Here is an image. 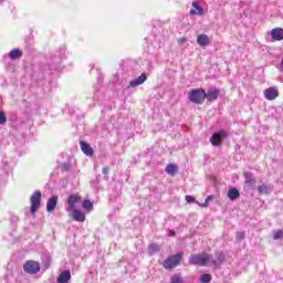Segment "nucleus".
<instances>
[{
	"label": "nucleus",
	"mask_w": 283,
	"mask_h": 283,
	"mask_svg": "<svg viewBox=\"0 0 283 283\" xmlns=\"http://www.w3.org/2000/svg\"><path fill=\"white\" fill-rule=\"evenodd\" d=\"M211 259V254L207 252H201L199 254H192L189 258V264L198 266H207L208 264H212L213 266H218V264H222V262H224V254H222V252H219V261Z\"/></svg>",
	"instance_id": "nucleus-1"
},
{
	"label": "nucleus",
	"mask_w": 283,
	"mask_h": 283,
	"mask_svg": "<svg viewBox=\"0 0 283 283\" xmlns=\"http://www.w3.org/2000/svg\"><path fill=\"white\" fill-rule=\"evenodd\" d=\"M188 98L195 105H202L207 98V92L203 88H193L189 92Z\"/></svg>",
	"instance_id": "nucleus-2"
},
{
	"label": "nucleus",
	"mask_w": 283,
	"mask_h": 283,
	"mask_svg": "<svg viewBox=\"0 0 283 283\" xmlns=\"http://www.w3.org/2000/svg\"><path fill=\"white\" fill-rule=\"evenodd\" d=\"M182 258H185V253L180 252L175 255H169L163 263L164 269L167 271H171V269H176V266L180 265L182 262Z\"/></svg>",
	"instance_id": "nucleus-3"
},
{
	"label": "nucleus",
	"mask_w": 283,
	"mask_h": 283,
	"mask_svg": "<svg viewBox=\"0 0 283 283\" xmlns=\"http://www.w3.org/2000/svg\"><path fill=\"white\" fill-rule=\"evenodd\" d=\"M224 138H229V133L224 129H220L219 132L212 134L210 137V144L212 147H220Z\"/></svg>",
	"instance_id": "nucleus-4"
},
{
	"label": "nucleus",
	"mask_w": 283,
	"mask_h": 283,
	"mask_svg": "<svg viewBox=\"0 0 283 283\" xmlns=\"http://www.w3.org/2000/svg\"><path fill=\"white\" fill-rule=\"evenodd\" d=\"M23 271L24 273H28L29 275H36L39 271H41V263L36 262L34 260H28L23 264Z\"/></svg>",
	"instance_id": "nucleus-5"
},
{
	"label": "nucleus",
	"mask_w": 283,
	"mask_h": 283,
	"mask_svg": "<svg viewBox=\"0 0 283 283\" xmlns=\"http://www.w3.org/2000/svg\"><path fill=\"white\" fill-rule=\"evenodd\" d=\"M41 198H43V195L41 193V191H35L32 193L30 198V202H31L30 211L32 216H34V213L39 211V207H41Z\"/></svg>",
	"instance_id": "nucleus-6"
},
{
	"label": "nucleus",
	"mask_w": 283,
	"mask_h": 283,
	"mask_svg": "<svg viewBox=\"0 0 283 283\" xmlns=\"http://www.w3.org/2000/svg\"><path fill=\"white\" fill-rule=\"evenodd\" d=\"M83 200V197L78 193H72L67 197V205L66 211H72L76 209V205Z\"/></svg>",
	"instance_id": "nucleus-7"
},
{
	"label": "nucleus",
	"mask_w": 283,
	"mask_h": 283,
	"mask_svg": "<svg viewBox=\"0 0 283 283\" xmlns=\"http://www.w3.org/2000/svg\"><path fill=\"white\" fill-rule=\"evenodd\" d=\"M263 95L266 101H275V98L280 96V91L277 90V87H269L264 90Z\"/></svg>",
	"instance_id": "nucleus-8"
},
{
	"label": "nucleus",
	"mask_w": 283,
	"mask_h": 283,
	"mask_svg": "<svg viewBox=\"0 0 283 283\" xmlns=\"http://www.w3.org/2000/svg\"><path fill=\"white\" fill-rule=\"evenodd\" d=\"M220 96V90L219 88H209L206 93V98L209 101V103H213V101H218Z\"/></svg>",
	"instance_id": "nucleus-9"
},
{
	"label": "nucleus",
	"mask_w": 283,
	"mask_h": 283,
	"mask_svg": "<svg viewBox=\"0 0 283 283\" xmlns=\"http://www.w3.org/2000/svg\"><path fill=\"white\" fill-rule=\"evenodd\" d=\"M197 43L198 45H200L201 48H207V45L211 44V39L209 38V35L207 34H199L197 36Z\"/></svg>",
	"instance_id": "nucleus-10"
},
{
	"label": "nucleus",
	"mask_w": 283,
	"mask_h": 283,
	"mask_svg": "<svg viewBox=\"0 0 283 283\" xmlns=\"http://www.w3.org/2000/svg\"><path fill=\"white\" fill-rule=\"evenodd\" d=\"M80 147H81V150L83 151V154H85V156H94V148H92V146H90V144L81 140L80 142Z\"/></svg>",
	"instance_id": "nucleus-11"
},
{
	"label": "nucleus",
	"mask_w": 283,
	"mask_h": 283,
	"mask_svg": "<svg viewBox=\"0 0 283 283\" xmlns=\"http://www.w3.org/2000/svg\"><path fill=\"white\" fill-rule=\"evenodd\" d=\"M57 202H59V197H56V196L51 197L46 201V211H49V213H52V211H54V209H56Z\"/></svg>",
	"instance_id": "nucleus-12"
},
{
	"label": "nucleus",
	"mask_w": 283,
	"mask_h": 283,
	"mask_svg": "<svg viewBox=\"0 0 283 283\" xmlns=\"http://www.w3.org/2000/svg\"><path fill=\"white\" fill-rule=\"evenodd\" d=\"M145 81H147V74L143 73L137 78L129 82L128 87H138V85H143V83H145Z\"/></svg>",
	"instance_id": "nucleus-13"
},
{
	"label": "nucleus",
	"mask_w": 283,
	"mask_h": 283,
	"mask_svg": "<svg viewBox=\"0 0 283 283\" xmlns=\"http://www.w3.org/2000/svg\"><path fill=\"white\" fill-rule=\"evenodd\" d=\"M271 36L273 41H283V29L282 28L272 29Z\"/></svg>",
	"instance_id": "nucleus-14"
},
{
	"label": "nucleus",
	"mask_w": 283,
	"mask_h": 283,
	"mask_svg": "<svg viewBox=\"0 0 283 283\" xmlns=\"http://www.w3.org/2000/svg\"><path fill=\"white\" fill-rule=\"evenodd\" d=\"M70 280H72V273L65 270L59 275L57 283H67Z\"/></svg>",
	"instance_id": "nucleus-15"
},
{
	"label": "nucleus",
	"mask_w": 283,
	"mask_h": 283,
	"mask_svg": "<svg viewBox=\"0 0 283 283\" xmlns=\"http://www.w3.org/2000/svg\"><path fill=\"white\" fill-rule=\"evenodd\" d=\"M73 212V220L75 222H85V213L78 209L71 210Z\"/></svg>",
	"instance_id": "nucleus-16"
},
{
	"label": "nucleus",
	"mask_w": 283,
	"mask_h": 283,
	"mask_svg": "<svg viewBox=\"0 0 283 283\" xmlns=\"http://www.w3.org/2000/svg\"><path fill=\"white\" fill-rule=\"evenodd\" d=\"M192 8H196V10L195 9H192V10H190L189 11V14H191L192 17L193 15H198V17H202V14H205V10L202 9V7H200V4H198V2H192Z\"/></svg>",
	"instance_id": "nucleus-17"
},
{
	"label": "nucleus",
	"mask_w": 283,
	"mask_h": 283,
	"mask_svg": "<svg viewBox=\"0 0 283 283\" xmlns=\"http://www.w3.org/2000/svg\"><path fill=\"white\" fill-rule=\"evenodd\" d=\"M21 56H23V51L20 49H13L9 52V57L12 61H17V59H21Z\"/></svg>",
	"instance_id": "nucleus-18"
},
{
	"label": "nucleus",
	"mask_w": 283,
	"mask_h": 283,
	"mask_svg": "<svg viewBox=\"0 0 283 283\" xmlns=\"http://www.w3.org/2000/svg\"><path fill=\"white\" fill-rule=\"evenodd\" d=\"M228 198L229 200L233 201V200H238V198H240V190H238L237 188H232L228 191Z\"/></svg>",
	"instance_id": "nucleus-19"
},
{
	"label": "nucleus",
	"mask_w": 283,
	"mask_h": 283,
	"mask_svg": "<svg viewBox=\"0 0 283 283\" xmlns=\"http://www.w3.org/2000/svg\"><path fill=\"white\" fill-rule=\"evenodd\" d=\"M166 172L169 176H176V174H178V166L174 165V164H168L166 166Z\"/></svg>",
	"instance_id": "nucleus-20"
},
{
	"label": "nucleus",
	"mask_w": 283,
	"mask_h": 283,
	"mask_svg": "<svg viewBox=\"0 0 283 283\" xmlns=\"http://www.w3.org/2000/svg\"><path fill=\"white\" fill-rule=\"evenodd\" d=\"M256 190L259 192L260 196H266L269 195V186L266 184H263L261 186L256 187Z\"/></svg>",
	"instance_id": "nucleus-21"
},
{
	"label": "nucleus",
	"mask_w": 283,
	"mask_h": 283,
	"mask_svg": "<svg viewBox=\"0 0 283 283\" xmlns=\"http://www.w3.org/2000/svg\"><path fill=\"white\" fill-rule=\"evenodd\" d=\"M82 207L83 209H85V211H87V213L94 211V203H92V201L90 200H84L82 202Z\"/></svg>",
	"instance_id": "nucleus-22"
},
{
	"label": "nucleus",
	"mask_w": 283,
	"mask_h": 283,
	"mask_svg": "<svg viewBox=\"0 0 283 283\" xmlns=\"http://www.w3.org/2000/svg\"><path fill=\"white\" fill-rule=\"evenodd\" d=\"M244 178H245V185H249L250 187H252V185L255 182V179H253V174L251 172H245Z\"/></svg>",
	"instance_id": "nucleus-23"
},
{
	"label": "nucleus",
	"mask_w": 283,
	"mask_h": 283,
	"mask_svg": "<svg viewBox=\"0 0 283 283\" xmlns=\"http://www.w3.org/2000/svg\"><path fill=\"white\" fill-rule=\"evenodd\" d=\"M211 280H212V276H211V274H209V273L202 274V275L199 277V282H200V283H209V282H211Z\"/></svg>",
	"instance_id": "nucleus-24"
},
{
	"label": "nucleus",
	"mask_w": 283,
	"mask_h": 283,
	"mask_svg": "<svg viewBox=\"0 0 283 283\" xmlns=\"http://www.w3.org/2000/svg\"><path fill=\"white\" fill-rule=\"evenodd\" d=\"M148 251L150 255H154V253H156L157 251H160V245L153 243L148 247Z\"/></svg>",
	"instance_id": "nucleus-25"
},
{
	"label": "nucleus",
	"mask_w": 283,
	"mask_h": 283,
	"mask_svg": "<svg viewBox=\"0 0 283 283\" xmlns=\"http://www.w3.org/2000/svg\"><path fill=\"white\" fill-rule=\"evenodd\" d=\"M273 240H283V230H276L273 232Z\"/></svg>",
	"instance_id": "nucleus-26"
},
{
	"label": "nucleus",
	"mask_w": 283,
	"mask_h": 283,
	"mask_svg": "<svg viewBox=\"0 0 283 283\" xmlns=\"http://www.w3.org/2000/svg\"><path fill=\"white\" fill-rule=\"evenodd\" d=\"M8 123V117H6V113L0 112V125H6Z\"/></svg>",
	"instance_id": "nucleus-27"
},
{
	"label": "nucleus",
	"mask_w": 283,
	"mask_h": 283,
	"mask_svg": "<svg viewBox=\"0 0 283 283\" xmlns=\"http://www.w3.org/2000/svg\"><path fill=\"white\" fill-rule=\"evenodd\" d=\"M185 200H186V202H188V203L196 202V198H193V196H191V195H187V196L185 197Z\"/></svg>",
	"instance_id": "nucleus-28"
},
{
	"label": "nucleus",
	"mask_w": 283,
	"mask_h": 283,
	"mask_svg": "<svg viewBox=\"0 0 283 283\" xmlns=\"http://www.w3.org/2000/svg\"><path fill=\"white\" fill-rule=\"evenodd\" d=\"M102 174H103L104 176H107V174H109V167H107V166L103 167V168H102Z\"/></svg>",
	"instance_id": "nucleus-29"
},
{
	"label": "nucleus",
	"mask_w": 283,
	"mask_h": 283,
	"mask_svg": "<svg viewBox=\"0 0 283 283\" xmlns=\"http://www.w3.org/2000/svg\"><path fill=\"white\" fill-rule=\"evenodd\" d=\"M197 205H199L202 209H207V207H209V202L205 201L203 203H200L197 201Z\"/></svg>",
	"instance_id": "nucleus-30"
},
{
	"label": "nucleus",
	"mask_w": 283,
	"mask_h": 283,
	"mask_svg": "<svg viewBox=\"0 0 283 283\" xmlns=\"http://www.w3.org/2000/svg\"><path fill=\"white\" fill-rule=\"evenodd\" d=\"M178 43L179 45H182V43H187V38H179Z\"/></svg>",
	"instance_id": "nucleus-31"
},
{
	"label": "nucleus",
	"mask_w": 283,
	"mask_h": 283,
	"mask_svg": "<svg viewBox=\"0 0 283 283\" xmlns=\"http://www.w3.org/2000/svg\"><path fill=\"white\" fill-rule=\"evenodd\" d=\"M211 200H213V196H208L207 198H206V202H211Z\"/></svg>",
	"instance_id": "nucleus-32"
},
{
	"label": "nucleus",
	"mask_w": 283,
	"mask_h": 283,
	"mask_svg": "<svg viewBox=\"0 0 283 283\" xmlns=\"http://www.w3.org/2000/svg\"><path fill=\"white\" fill-rule=\"evenodd\" d=\"M170 235H176V232L174 230H171Z\"/></svg>",
	"instance_id": "nucleus-33"
}]
</instances>
